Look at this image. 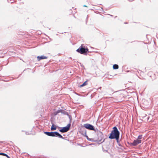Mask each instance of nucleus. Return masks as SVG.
<instances>
[{
    "label": "nucleus",
    "instance_id": "f8f14e48",
    "mask_svg": "<svg viewBox=\"0 0 158 158\" xmlns=\"http://www.w3.org/2000/svg\"><path fill=\"white\" fill-rule=\"evenodd\" d=\"M61 110H57L56 112H54V114L55 115H56L58 113L60 112Z\"/></svg>",
    "mask_w": 158,
    "mask_h": 158
},
{
    "label": "nucleus",
    "instance_id": "f257e3e1",
    "mask_svg": "<svg viewBox=\"0 0 158 158\" xmlns=\"http://www.w3.org/2000/svg\"><path fill=\"white\" fill-rule=\"evenodd\" d=\"M113 129V130L111 131L109 138L110 139H115L118 141L119 138V132L116 127H114Z\"/></svg>",
    "mask_w": 158,
    "mask_h": 158
},
{
    "label": "nucleus",
    "instance_id": "1a4fd4ad",
    "mask_svg": "<svg viewBox=\"0 0 158 158\" xmlns=\"http://www.w3.org/2000/svg\"><path fill=\"white\" fill-rule=\"evenodd\" d=\"M56 126L54 127V125H53L51 127V129L52 131H54L56 130Z\"/></svg>",
    "mask_w": 158,
    "mask_h": 158
},
{
    "label": "nucleus",
    "instance_id": "20e7f679",
    "mask_svg": "<svg viewBox=\"0 0 158 158\" xmlns=\"http://www.w3.org/2000/svg\"><path fill=\"white\" fill-rule=\"evenodd\" d=\"M70 124H69L66 127H64L62 129L60 130V131L61 132L64 133L67 131L69 129Z\"/></svg>",
    "mask_w": 158,
    "mask_h": 158
},
{
    "label": "nucleus",
    "instance_id": "ddd939ff",
    "mask_svg": "<svg viewBox=\"0 0 158 158\" xmlns=\"http://www.w3.org/2000/svg\"><path fill=\"white\" fill-rule=\"evenodd\" d=\"M86 137L87 138V139L89 141H92V139H90V138H89L88 137V136H87V135H86Z\"/></svg>",
    "mask_w": 158,
    "mask_h": 158
},
{
    "label": "nucleus",
    "instance_id": "6e6552de",
    "mask_svg": "<svg viewBox=\"0 0 158 158\" xmlns=\"http://www.w3.org/2000/svg\"><path fill=\"white\" fill-rule=\"evenodd\" d=\"M113 68L114 69H117L118 68V66L117 64H114L113 65Z\"/></svg>",
    "mask_w": 158,
    "mask_h": 158
},
{
    "label": "nucleus",
    "instance_id": "f03ea898",
    "mask_svg": "<svg viewBox=\"0 0 158 158\" xmlns=\"http://www.w3.org/2000/svg\"><path fill=\"white\" fill-rule=\"evenodd\" d=\"M44 133L48 136H58L59 138L63 139V137L57 132H44Z\"/></svg>",
    "mask_w": 158,
    "mask_h": 158
},
{
    "label": "nucleus",
    "instance_id": "7ed1b4c3",
    "mask_svg": "<svg viewBox=\"0 0 158 158\" xmlns=\"http://www.w3.org/2000/svg\"><path fill=\"white\" fill-rule=\"evenodd\" d=\"M88 50V49L87 48H85L83 47V45H82L80 48L77 50V51L81 54H83L87 52Z\"/></svg>",
    "mask_w": 158,
    "mask_h": 158
},
{
    "label": "nucleus",
    "instance_id": "9b49d317",
    "mask_svg": "<svg viewBox=\"0 0 158 158\" xmlns=\"http://www.w3.org/2000/svg\"><path fill=\"white\" fill-rule=\"evenodd\" d=\"M142 136V135H140L138 137L137 139H138L139 140H141V139H143Z\"/></svg>",
    "mask_w": 158,
    "mask_h": 158
},
{
    "label": "nucleus",
    "instance_id": "4468645a",
    "mask_svg": "<svg viewBox=\"0 0 158 158\" xmlns=\"http://www.w3.org/2000/svg\"><path fill=\"white\" fill-rule=\"evenodd\" d=\"M86 81L84 82L82 85H81V87H83L86 85Z\"/></svg>",
    "mask_w": 158,
    "mask_h": 158
},
{
    "label": "nucleus",
    "instance_id": "0eeeda50",
    "mask_svg": "<svg viewBox=\"0 0 158 158\" xmlns=\"http://www.w3.org/2000/svg\"><path fill=\"white\" fill-rule=\"evenodd\" d=\"M37 58L39 61L42 59H46L47 58V57L44 56H37Z\"/></svg>",
    "mask_w": 158,
    "mask_h": 158
},
{
    "label": "nucleus",
    "instance_id": "423d86ee",
    "mask_svg": "<svg viewBox=\"0 0 158 158\" xmlns=\"http://www.w3.org/2000/svg\"><path fill=\"white\" fill-rule=\"evenodd\" d=\"M141 140H139L138 139L134 140L132 144L134 146H136L139 143H141Z\"/></svg>",
    "mask_w": 158,
    "mask_h": 158
},
{
    "label": "nucleus",
    "instance_id": "9d476101",
    "mask_svg": "<svg viewBox=\"0 0 158 158\" xmlns=\"http://www.w3.org/2000/svg\"><path fill=\"white\" fill-rule=\"evenodd\" d=\"M0 155L6 156L8 158L9 157L8 156L7 154H6L5 153H0Z\"/></svg>",
    "mask_w": 158,
    "mask_h": 158
},
{
    "label": "nucleus",
    "instance_id": "2eb2a0df",
    "mask_svg": "<svg viewBox=\"0 0 158 158\" xmlns=\"http://www.w3.org/2000/svg\"><path fill=\"white\" fill-rule=\"evenodd\" d=\"M84 6V7H87V6H86V5H84V6Z\"/></svg>",
    "mask_w": 158,
    "mask_h": 158
},
{
    "label": "nucleus",
    "instance_id": "39448f33",
    "mask_svg": "<svg viewBox=\"0 0 158 158\" xmlns=\"http://www.w3.org/2000/svg\"><path fill=\"white\" fill-rule=\"evenodd\" d=\"M84 127L86 128L91 130H94V129L93 126L89 124H84Z\"/></svg>",
    "mask_w": 158,
    "mask_h": 158
}]
</instances>
